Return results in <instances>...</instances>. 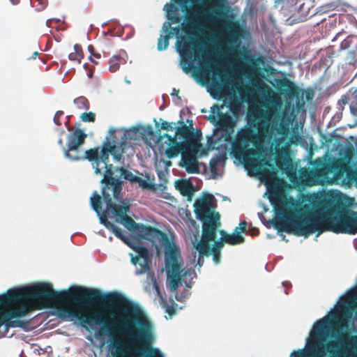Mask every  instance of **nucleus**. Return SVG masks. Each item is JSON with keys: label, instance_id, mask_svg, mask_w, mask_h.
<instances>
[{"label": "nucleus", "instance_id": "nucleus-1", "mask_svg": "<svg viewBox=\"0 0 357 357\" xmlns=\"http://www.w3.org/2000/svg\"><path fill=\"white\" fill-rule=\"evenodd\" d=\"M26 301L35 310H42L54 305H75L76 311L68 310L69 315L77 318L81 323L91 325L104 324L99 313L89 314L87 308L98 304L108 309L128 305L126 298L119 293L102 294L95 289L73 287L68 290L56 291L46 282L36 284L22 288L10 289L1 298L0 304H10Z\"/></svg>", "mask_w": 357, "mask_h": 357}, {"label": "nucleus", "instance_id": "nucleus-2", "mask_svg": "<svg viewBox=\"0 0 357 357\" xmlns=\"http://www.w3.org/2000/svg\"><path fill=\"white\" fill-rule=\"evenodd\" d=\"M303 205L297 213H291L286 221L277 222L275 227L297 236L308 237L317 232L332 231L335 234H357V212L343 202L322 199Z\"/></svg>", "mask_w": 357, "mask_h": 357}, {"label": "nucleus", "instance_id": "nucleus-3", "mask_svg": "<svg viewBox=\"0 0 357 357\" xmlns=\"http://www.w3.org/2000/svg\"><path fill=\"white\" fill-rule=\"evenodd\" d=\"M109 337V349L112 357H163L154 342L152 325L144 317L140 309L128 303L122 313L109 323H105L98 331Z\"/></svg>", "mask_w": 357, "mask_h": 357}, {"label": "nucleus", "instance_id": "nucleus-4", "mask_svg": "<svg viewBox=\"0 0 357 357\" xmlns=\"http://www.w3.org/2000/svg\"><path fill=\"white\" fill-rule=\"evenodd\" d=\"M357 308V297L354 291L340 297L335 311L317 320L303 349L294 350L289 357H357V329L356 335L345 336V344L328 340L337 331L336 326H345L354 308Z\"/></svg>", "mask_w": 357, "mask_h": 357}, {"label": "nucleus", "instance_id": "nucleus-5", "mask_svg": "<svg viewBox=\"0 0 357 357\" xmlns=\"http://www.w3.org/2000/svg\"><path fill=\"white\" fill-rule=\"evenodd\" d=\"M269 120L267 112H261L255 119H248L249 127L241 128L232 141L236 121L227 114L221 113L217 121V129L225 132V140L231 142V153L242 160L245 166L255 172L261 178H270L274 172L268 169L273 165L265 157H261L264 151V138L268 132V125L264 121Z\"/></svg>", "mask_w": 357, "mask_h": 357}, {"label": "nucleus", "instance_id": "nucleus-6", "mask_svg": "<svg viewBox=\"0 0 357 357\" xmlns=\"http://www.w3.org/2000/svg\"><path fill=\"white\" fill-rule=\"evenodd\" d=\"M224 1L206 0V3L213 8V15H210L197 8H190L187 5L189 0H176L181 5L182 11L186 14L185 22L182 24V29L190 36V40H184L178 47L179 53L183 58L182 70L185 73H189L192 68H195L193 66V57L197 59L201 63H205L207 65L211 61L210 57L201 47L202 44L197 38L199 33H204V26L202 23L203 17L211 19L215 17L218 18L229 33L237 29V23L227 20V13L222 11L224 7Z\"/></svg>", "mask_w": 357, "mask_h": 357}, {"label": "nucleus", "instance_id": "nucleus-7", "mask_svg": "<svg viewBox=\"0 0 357 357\" xmlns=\"http://www.w3.org/2000/svg\"><path fill=\"white\" fill-rule=\"evenodd\" d=\"M135 133V130L110 128L109 135L102 144L98 160L92 163L95 173L103 174L101 180V183H104L102 188H112L113 198L116 201L121 199L122 183L113 176V165L109 164V156L112 155L115 160L121 161L123 158L128 139H134Z\"/></svg>", "mask_w": 357, "mask_h": 357}, {"label": "nucleus", "instance_id": "nucleus-8", "mask_svg": "<svg viewBox=\"0 0 357 357\" xmlns=\"http://www.w3.org/2000/svg\"><path fill=\"white\" fill-rule=\"evenodd\" d=\"M140 238L149 239L161 236L165 241V264L167 278L169 280L171 291H175L181 284L182 280L191 276L194 271L182 268L183 261L179 247L174 243H170L167 235L160 229L137 223L132 230Z\"/></svg>", "mask_w": 357, "mask_h": 357}, {"label": "nucleus", "instance_id": "nucleus-9", "mask_svg": "<svg viewBox=\"0 0 357 357\" xmlns=\"http://www.w3.org/2000/svg\"><path fill=\"white\" fill-rule=\"evenodd\" d=\"M213 196L208 195L200 198L194 204L195 213L198 220L202 222V234H206L217 236V230L220 225V215L214 212Z\"/></svg>", "mask_w": 357, "mask_h": 357}, {"label": "nucleus", "instance_id": "nucleus-10", "mask_svg": "<svg viewBox=\"0 0 357 357\" xmlns=\"http://www.w3.org/2000/svg\"><path fill=\"white\" fill-rule=\"evenodd\" d=\"M108 225L109 227L108 229L137 253V256L131 255V262L134 265L139 264L140 266L136 273L141 275L149 271L152 264V255L148 248L130 242L129 238L123 233L122 229L113 223H108Z\"/></svg>", "mask_w": 357, "mask_h": 357}, {"label": "nucleus", "instance_id": "nucleus-11", "mask_svg": "<svg viewBox=\"0 0 357 357\" xmlns=\"http://www.w3.org/2000/svg\"><path fill=\"white\" fill-rule=\"evenodd\" d=\"M351 158L350 155L345 158L329 157L326 161L317 160L315 167L311 172V175L314 177H327L333 174L335 178H342L348 169V162Z\"/></svg>", "mask_w": 357, "mask_h": 357}, {"label": "nucleus", "instance_id": "nucleus-12", "mask_svg": "<svg viewBox=\"0 0 357 357\" xmlns=\"http://www.w3.org/2000/svg\"><path fill=\"white\" fill-rule=\"evenodd\" d=\"M182 124L176 131V135L183 139L181 145L185 148V150L196 151L199 146V142L202 139V132L197 131L194 132L182 121H179Z\"/></svg>", "mask_w": 357, "mask_h": 357}, {"label": "nucleus", "instance_id": "nucleus-13", "mask_svg": "<svg viewBox=\"0 0 357 357\" xmlns=\"http://www.w3.org/2000/svg\"><path fill=\"white\" fill-rule=\"evenodd\" d=\"M216 236H211L208 234L202 235L200 241L195 245L196 250L199 252V257L197 259V264L202 266L204 264V257L212 256L213 260L215 264H218L220 262L221 257L220 255H218V257H215V254L213 251V245L211 247L210 242L215 241Z\"/></svg>", "mask_w": 357, "mask_h": 357}, {"label": "nucleus", "instance_id": "nucleus-14", "mask_svg": "<svg viewBox=\"0 0 357 357\" xmlns=\"http://www.w3.org/2000/svg\"><path fill=\"white\" fill-rule=\"evenodd\" d=\"M102 195L106 204V209L111 211L114 216L116 217V221L119 222L129 211V204H124L123 205L119 206L113 203L112 200V196L113 197L112 188H102Z\"/></svg>", "mask_w": 357, "mask_h": 357}, {"label": "nucleus", "instance_id": "nucleus-15", "mask_svg": "<svg viewBox=\"0 0 357 357\" xmlns=\"http://www.w3.org/2000/svg\"><path fill=\"white\" fill-rule=\"evenodd\" d=\"M275 163L278 167L287 174L290 182L295 185H299L302 183L303 177L311 174V172L310 174L305 173L302 174L301 176H298L291 160L286 158L277 156Z\"/></svg>", "mask_w": 357, "mask_h": 357}, {"label": "nucleus", "instance_id": "nucleus-16", "mask_svg": "<svg viewBox=\"0 0 357 357\" xmlns=\"http://www.w3.org/2000/svg\"><path fill=\"white\" fill-rule=\"evenodd\" d=\"M220 234L221 237L218 241H213V251L215 254V257L218 255H221V250L223 248L225 243H228L231 245H238L244 243L245 238L240 234L234 231L231 234H229L225 230H220Z\"/></svg>", "mask_w": 357, "mask_h": 357}, {"label": "nucleus", "instance_id": "nucleus-17", "mask_svg": "<svg viewBox=\"0 0 357 357\" xmlns=\"http://www.w3.org/2000/svg\"><path fill=\"white\" fill-rule=\"evenodd\" d=\"M86 134L81 129H75L67 136V146L63 147V151H68L82 149L81 146L84 144Z\"/></svg>", "mask_w": 357, "mask_h": 357}, {"label": "nucleus", "instance_id": "nucleus-18", "mask_svg": "<svg viewBox=\"0 0 357 357\" xmlns=\"http://www.w3.org/2000/svg\"><path fill=\"white\" fill-rule=\"evenodd\" d=\"M340 50H347L346 60L349 64L354 63L357 58V38L353 36H347L340 44Z\"/></svg>", "mask_w": 357, "mask_h": 357}, {"label": "nucleus", "instance_id": "nucleus-19", "mask_svg": "<svg viewBox=\"0 0 357 357\" xmlns=\"http://www.w3.org/2000/svg\"><path fill=\"white\" fill-rule=\"evenodd\" d=\"M164 136L167 137L169 141L168 147L165 151V155L168 158H174L180 153L183 154V153L188 151L185 150V148L181 145V143L177 142L176 137H172L169 134H165Z\"/></svg>", "mask_w": 357, "mask_h": 357}, {"label": "nucleus", "instance_id": "nucleus-20", "mask_svg": "<svg viewBox=\"0 0 357 357\" xmlns=\"http://www.w3.org/2000/svg\"><path fill=\"white\" fill-rule=\"evenodd\" d=\"M29 305H30V303L28 301H23L11 305L8 307L9 309L6 310L8 312L7 315H8V318L24 317L31 309Z\"/></svg>", "mask_w": 357, "mask_h": 357}, {"label": "nucleus", "instance_id": "nucleus-21", "mask_svg": "<svg viewBox=\"0 0 357 357\" xmlns=\"http://www.w3.org/2000/svg\"><path fill=\"white\" fill-rule=\"evenodd\" d=\"M169 9L167 10V21L165 22L162 25V29L166 33H171V36L174 35V32H171L172 24H176L180 22L181 17L178 15V8L170 4Z\"/></svg>", "mask_w": 357, "mask_h": 357}, {"label": "nucleus", "instance_id": "nucleus-22", "mask_svg": "<svg viewBox=\"0 0 357 357\" xmlns=\"http://www.w3.org/2000/svg\"><path fill=\"white\" fill-rule=\"evenodd\" d=\"M181 166L185 167L188 173L195 174L199 172L198 162L196 158L185 152L182 154Z\"/></svg>", "mask_w": 357, "mask_h": 357}, {"label": "nucleus", "instance_id": "nucleus-23", "mask_svg": "<svg viewBox=\"0 0 357 357\" xmlns=\"http://www.w3.org/2000/svg\"><path fill=\"white\" fill-rule=\"evenodd\" d=\"M279 86L281 89V91H283L284 93H287L289 96H294L296 93L297 89L296 86L288 79L280 80L279 82Z\"/></svg>", "mask_w": 357, "mask_h": 357}, {"label": "nucleus", "instance_id": "nucleus-24", "mask_svg": "<svg viewBox=\"0 0 357 357\" xmlns=\"http://www.w3.org/2000/svg\"><path fill=\"white\" fill-rule=\"evenodd\" d=\"M100 152L98 147L90 149L83 152V160H88L92 163L98 160Z\"/></svg>", "mask_w": 357, "mask_h": 357}, {"label": "nucleus", "instance_id": "nucleus-25", "mask_svg": "<svg viewBox=\"0 0 357 357\" xmlns=\"http://www.w3.org/2000/svg\"><path fill=\"white\" fill-rule=\"evenodd\" d=\"M83 57L84 53L82 46L79 44H75L74 45V52L69 54L68 59L70 61H77V63H80Z\"/></svg>", "mask_w": 357, "mask_h": 357}, {"label": "nucleus", "instance_id": "nucleus-26", "mask_svg": "<svg viewBox=\"0 0 357 357\" xmlns=\"http://www.w3.org/2000/svg\"><path fill=\"white\" fill-rule=\"evenodd\" d=\"M64 156L72 161H79L83 160V151L82 149H77L73 151L64 150Z\"/></svg>", "mask_w": 357, "mask_h": 357}, {"label": "nucleus", "instance_id": "nucleus-27", "mask_svg": "<svg viewBox=\"0 0 357 357\" xmlns=\"http://www.w3.org/2000/svg\"><path fill=\"white\" fill-rule=\"evenodd\" d=\"M172 36L171 33H166L165 35L161 34L158 40L157 48L159 51L165 50L169 44V39Z\"/></svg>", "mask_w": 357, "mask_h": 357}, {"label": "nucleus", "instance_id": "nucleus-28", "mask_svg": "<svg viewBox=\"0 0 357 357\" xmlns=\"http://www.w3.org/2000/svg\"><path fill=\"white\" fill-rule=\"evenodd\" d=\"M91 204L93 209L100 215L102 211V202L100 196L97 192H94L91 198Z\"/></svg>", "mask_w": 357, "mask_h": 357}, {"label": "nucleus", "instance_id": "nucleus-29", "mask_svg": "<svg viewBox=\"0 0 357 357\" xmlns=\"http://www.w3.org/2000/svg\"><path fill=\"white\" fill-rule=\"evenodd\" d=\"M73 102L76 105L77 108L80 110H88L90 107L89 101L84 96H79L74 99Z\"/></svg>", "mask_w": 357, "mask_h": 357}, {"label": "nucleus", "instance_id": "nucleus-30", "mask_svg": "<svg viewBox=\"0 0 357 357\" xmlns=\"http://www.w3.org/2000/svg\"><path fill=\"white\" fill-rule=\"evenodd\" d=\"M257 75V69L256 63L253 59H250V63L248 67V77L252 79L253 84H257L258 82L255 77Z\"/></svg>", "mask_w": 357, "mask_h": 357}, {"label": "nucleus", "instance_id": "nucleus-31", "mask_svg": "<svg viewBox=\"0 0 357 357\" xmlns=\"http://www.w3.org/2000/svg\"><path fill=\"white\" fill-rule=\"evenodd\" d=\"M177 188L183 195L190 196L192 194V185L187 181H183L177 185Z\"/></svg>", "mask_w": 357, "mask_h": 357}, {"label": "nucleus", "instance_id": "nucleus-32", "mask_svg": "<svg viewBox=\"0 0 357 357\" xmlns=\"http://www.w3.org/2000/svg\"><path fill=\"white\" fill-rule=\"evenodd\" d=\"M119 222L122 223L126 228H128L130 231H132L137 224L133 220L132 218H131L127 214L124 215V217L121 220H119Z\"/></svg>", "mask_w": 357, "mask_h": 357}, {"label": "nucleus", "instance_id": "nucleus-33", "mask_svg": "<svg viewBox=\"0 0 357 357\" xmlns=\"http://www.w3.org/2000/svg\"><path fill=\"white\" fill-rule=\"evenodd\" d=\"M121 57L117 56H112L109 61V70L112 73L116 72L120 67Z\"/></svg>", "mask_w": 357, "mask_h": 357}, {"label": "nucleus", "instance_id": "nucleus-34", "mask_svg": "<svg viewBox=\"0 0 357 357\" xmlns=\"http://www.w3.org/2000/svg\"><path fill=\"white\" fill-rule=\"evenodd\" d=\"M80 119L84 122L93 123L96 121V114L92 112H84L81 114Z\"/></svg>", "mask_w": 357, "mask_h": 357}, {"label": "nucleus", "instance_id": "nucleus-35", "mask_svg": "<svg viewBox=\"0 0 357 357\" xmlns=\"http://www.w3.org/2000/svg\"><path fill=\"white\" fill-rule=\"evenodd\" d=\"M135 183H138L139 185L142 189H152L153 188V184H151L146 180L143 179L141 177H138V178H135Z\"/></svg>", "mask_w": 357, "mask_h": 357}, {"label": "nucleus", "instance_id": "nucleus-36", "mask_svg": "<svg viewBox=\"0 0 357 357\" xmlns=\"http://www.w3.org/2000/svg\"><path fill=\"white\" fill-rule=\"evenodd\" d=\"M32 3L38 10H43L47 5V0H33Z\"/></svg>", "mask_w": 357, "mask_h": 357}, {"label": "nucleus", "instance_id": "nucleus-37", "mask_svg": "<svg viewBox=\"0 0 357 357\" xmlns=\"http://www.w3.org/2000/svg\"><path fill=\"white\" fill-rule=\"evenodd\" d=\"M123 176L126 180L135 183V178H138L139 176L134 175L131 172L128 170H123Z\"/></svg>", "mask_w": 357, "mask_h": 357}, {"label": "nucleus", "instance_id": "nucleus-38", "mask_svg": "<svg viewBox=\"0 0 357 357\" xmlns=\"http://www.w3.org/2000/svg\"><path fill=\"white\" fill-rule=\"evenodd\" d=\"M223 107V105H219L218 104H215L213 105L211 107V113L213 114H215L218 116V117L219 118L220 117V114L221 113H222L221 112V109Z\"/></svg>", "mask_w": 357, "mask_h": 357}, {"label": "nucleus", "instance_id": "nucleus-39", "mask_svg": "<svg viewBox=\"0 0 357 357\" xmlns=\"http://www.w3.org/2000/svg\"><path fill=\"white\" fill-rule=\"evenodd\" d=\"M247 229V222L245 221H242L239 223L238 227H236L234 229L238 234H241V233L245 232Z\"/></svg>", "mask_w": 357, "mask_h": 357}, {"label": "nucleus", "instance_id": "nucleus-40", "mask_svg": "<svg viewBox=\"0 0 357 357\" xmlns=\"http://www.w3.org/2000/svg\"><path fill=\"white\" fill-rule=\"evenodd\" d=\"M99 215H100V223L102 224L106 228L109 229V227L108 225V223H112V222L107 220V215H106V212L104 211L102 214L100 213Z\"/></svg>", "mask_w": 357, "mask_h": 357}, {"label": "nucleus", "instance_id": "nucleus-41", "mask_svg": "<svg viewBox=\"0 0 357 357\" xmlns=\"http://www.w3.org/2000/svg\"><path fill=\"white\" fill-rule=\"evenodd\" d=\"M64 113L63 111H57L54 116V122L58 125V126H61L62 124L61 123V117L62 116H63Z\"/></svg>", "mask_w": 357, "mask_h": 357}, {"label": "nucleus", "instance_id": "nucleus-42", "mask_svg": "<svg viewBox=\"0 0 357 357\" xmlns=\"http://www.w3.org/2000/svg\"><path fill=\"white\" fill-rule=\"evenodd\" d=\"M337 7V4L335 2L327 3L323 6L324 12H328L334 10Z\"/></svg>", "mask_w": 357, "mask_h": 357}, {"label": "nucleus", "instance_id": "nucleus-43", "mask_svg": "<svg viewBox=\"0 0 357 357\" xmlns=\"http://www.w3.org/2000/svg\"><path fill=\"white\" fill-rule=\"evenodd\" d=\"M161 129L166 130H173L174 127L172 126V123L163 121L161 123Z\"/></svg>", "mask_w": 357, "mask_h": 357}, {"label": "nucleus", "instance_id": "nucleus-44", "mask_svg": "<svg viewBox=\"0 0 357 357\" xmlns=\"http://www.w3.org/2000/svg\"><path fill=\"white\" fill-rule=\"evenodd\" d=\"M349 102V97L347 95H342L339 99L337 104L340 107H344Z\"/></svg>", "mask_w": 357, "mask_h": 357}, {"label": "nucleus", "instance_id": "nucleus-45", "mask_svg": "<svg viewBox=\"0 0 357 357\" xmlns=\"http://www.w3.org/2000/svg\"><path fill=\"white\" fill-rule=\"evenodd\" d=\"M88 50L91 56H93L96 59H100L101 54L95 52V48L92 45L88 46Z\"/></svg>", "mask_w": 357, "mask_h": 357}, {"label": "nucleus", "instance_id": "nucleus-46", "mask_svg": "<svg viewBox=\"0 0 357 357\" xmlns=\"http://www.w3.org/2000/svg\"><path fill=\"white\" fill-rule=\"evenodd\" d=\"M354 97L356 101V105L351 106V111L354 114L356 115L357 114V89L355 90V91L354 93Z\"/></svg>", "mask_w": 357, "mask_h": 357}, {"label": "nucleus", "instance_id": "nucleus-47", "mask_svg": "<svg viewBox=\"0 0 357 357\" xmlns=\"http://www.w3.org/2000/svg\"><path fill=\"white\" fill-rule=\"evenodd\" d=\"M208 119L210 121L211 123H213L215 126H217V121H218V117L215 114H211Z\"/></svg>", "mask_w": 357, "mask_h": 357}, {"label": "nucleus", "instance_id": "nucleus-48", "mask_svg": "<svg viewBox=\"0 0 357 357\" xmlns=\"http://www.w3.org/2000/svg\"><path fill=\"white\" fill-rule=\"evenodd\" d=\"M52 22H55L56 23H59V22H60V20L59 19H55V18L49 19V20H47L46 21V25L48 27H51Z\"/></svg>", "mask_w": 357, "mask_h": 357}, {"label": "nucleus", "instance_id": "nucleus-49", "mask_svg": "<svg viewBox=\"0 0 357 357\" xmlns=\"http://www.w3.org/2000/svg\"><path fill=\"white\" fill-rule=\"evenodd\" d=\"M231 110L233 112L234 114H237L239 111V105H231Z\"/></svg>", "mask_w": 357, "mask_h": 357}, {"label": "nucleus", "instance_id": "nucleus-50", "mask_svg": "<svg viewBox=\"0 0 357 357\" xmlns=\"http://www.w3.org/2000/svg\"><path fill=\"white\" fill-rule=\"evenodd\" d=\"M166 312L170 314V315H173L176 313V310L174 309V307H167V309H166Z\"/></svg>", "mask_w": 357, "mask_h": 357}, {"label": "nucleus", "instance_id": "nucleus-51", "mask_svg": "<svg viewBox=\"0 0 357 357\" xmlns=\"http://www.w3.org/2000/svg\"><path fill=\"white\" fill-rule=\"evenodd\" d=\"M180 31V26L172 27L171 32H174V34H178Z\"/></svg>", "mask_w": 357, "mask_h": 357}, {"label": "nucleus", "instance_id": "nucleus-52", "mask_svg": "<svg viewBox=\"0 0 357 357\" xmlns=\"http://www.w3.org/2000/svg\"><path fill=\"white\" fill-rule=\"evenodd\" d=\"M213 73L215 75H218L222 79H223L222 78V73L219 70H213Z\"/></svg>", "mask_w": 357, "mask_h": 357}, {"label": "nucleus", "instance_id": "nucleus-53", "mask_svg": "<svg viewBox=\"0 0 357 357\" xmlns=\"http://www.w3.org/2000/svg\"><path fill=\"white\" fill-rule=\"evenodd\" d=\"M58 144H59L62 148H63V147H65V146H63V139H62V138H59V139H58Z\"/></svg>", "mask_w": 357, "mask_h": 357}, {"label": "nucleus", "instance_id": "nucleus-54", "mask_svg": "<svg viewBox=\"0 0 357 357\" xmlns=\"http://www.w3.org/2000/svg\"><path fill=\"white\" fill-rule=\"evenodd\" d=\"M178 94V91L176 89H173L172 93H171L172 96H177Z\"/></svg>", "mask_w": 357, "mask_h": 357}, {"label": "nucleus", "instance_id": "nucleus-55", "mask_svg": "<svg viewBox=\"0 0 357 357\" xmlns=\"http://www.w3.org/2000/svg\"><path fill=\"white\" fill-rule=\"evenodd\" d=\"M10 1L12 3V4H13V5H17L20 2V0H10Z\"/></svg>", "mask_w": 357, "mask_h": 357}, {"label": "nucleus", "instance_id": "nucleus-56", "mask_svg": "<svg viewBox=\"0 0 357 357\" xmlns=\"http://www.w3.org/2000/svg\"><path fill=\"white\" fill-rule=\"evenodd\" d=\"M38 55V52H34L33 54V56L29 58V59H36Z\"/></svg>", "mask_w": 357, "mask_h": 357}, {"label": "nucleus", "instance_id": "nucleus-57", "mask_svg": "<svg viewBox=\"0 0 357 357\" xmlns=\"http://www.w3.org/2000/svg\"><path fill=\"white\" fill-rule=\"evenodd\" d=\"M304 104H305L304 102H298L297 106H298V108L303 107L304 106Z\"/></svg>", "mask_w": 357, "mask_h": 357}, {"label": "nucleus", "instance_id": "nucleus-58", "mask_svg": "<svg viewBox=\"0 0 357 357\" xmlns=\"http://www.w3.org/2000/svg\"><path fill=\"white\" fill-rule=\"evenodd\" d=\"M211 171L213 172V170L215 169V162H214V164H212V162H211Z\"/></svg>", "mask_w": 357, "mask_h": 357}, {"label": "nucleus", "instance_id": "nucleus-59", "mask_svg": "<svg viewBox=\"0 0 357 357\" xmlns=\"http://www.w3.org/2000/svg\"><path fill=\"white\" fill-rule=\"evenodd\" d=\"M165 164H166L167 167H170L172 165V162L168 160V161L165 162Z\"/></svg>", "mask_w": 357, "mask_h": 357}, {"label": "nucleus", "instance_id": "nucleus-60", "mask_svg": "<svg viewBox=\"0 0 357 357\" xmlns=\"http://www.w3.org/2000/svg\"><path fill=\"white\" fill-rule=\"evenodd\" d=\"M90 59H91V61L93 63H95V64H98V62H97V61H94L93 59H92L91 57H90Z\"/></svg>", "mask_w": 357, "mask_h": 357}]
</instances>
